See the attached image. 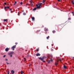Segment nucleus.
I'll return each mask as SVG.
<instances>
[{
	"label": "nucleus",
	"instance_id": "obj_14",
	"mask_svg": "<svg viewBox=\"0 0 74 74\" xmlns=\"http://www.w3.org/2000/svg\"><path fill=\"white\" fill-rule=\"evenodd\" d=\"M52 33H56V31L55 30H53L52 31Z\"/></svg>",
	"mask_w": 74,
	"mask_h": 74
},
{
	"label": "nucleus",
	"instance_id": "obj_45",
	"mask_svg": "<svg viewBox=\"0 0 74 74\" xmlns=\"http://www.w3.org/2000/svg\"><path fill=\"white\" fill-rule=\"evenodd\" d=\"M73 16H74V14H73Z\"/></svg>",
	"mask_w": 74,
	"mask_h": 74
},
{
	"label": "nucleus",
	"instance_id": "obj_25",
	"mask_svg": "<svg viewBox=\"0 0 74 74\" xmlns=\"http://www.w3.org/2000/svg\"><path fill=\"white\" fill-rule=\"evenodd\" d=\"M20 4H21V5H22V4H23V3L22 2H21V3H20Z\"/></svg>",
	"mask_w": 74,
	"mask_h": 74
},
{
	"label": "nucleus",
	"instance_id": "obj_33",
	"mask_svg": "<svg viewBox=\"0 0 74 74\" xmlns=\"http://www.w3.org/2000/svg\"><path fill=\"white\" fill-rule=\"evenodd\" d=\"M5 60H6V61H8V59H5Z\"/></svg>",
	"mask_w": 74,
	"mask_h": 74
},
{
	"label": "nucleus",
	"instance_id": "obj_26",
	"mask_svg": "<svg viewBox=\"0 0 74 74\" xmlns=\"http://www.w3.org/2000/svg\"><path fill=\"white\" fill-rule=\"evenodd\" d=\"M6 8H8H8H10V7H9V6L6 7Z\"/></svg>",
	"mask_w": 74,
	"mask_h": 74
},
{
	"label": "nucleus",
	"instance_id": "obj_44",
	"mask_svg": "<svg viewBox=\"0 0 74 74\" xmlns=\"http://www.w3.org/2000/svg\"><path fill=\"white\" fill-rule=\"evenodd\" d=\"M24 12V10H23V12Z\"/></svg>",
	"mask_w": 74,
	"mask_h": 74
},
{
	"label": "nucleus",
	"instance_id": "obj_12",
	"mask_svg": "<svg viewBox=\"0 0 74 74\" xmlns=\"http://www.w3.org/2000/svg\"><path fill=\"white\" fill-rule=\"evenodd\" d=\"M3 21L4 22H6V21H8V19H4L3 20Z\"/></svg>",
	"mask_w": 74,
	"mask_h": 74
},
{
	"label": "nucleus",
	"instance_id": "obj_47",
	"mask_svg": "<svg viewBox=\"0 0 74 74\" xmlns=\"http://www.w3.org/2000/svg\"><path fill=\"white\" fill-rule=\"evenodd\" d=\"M10 64H11V63H10Z\"/></svg>",
	"mask_w": 74,
	"mask_h": 74
},
{
	"label": "nucleus",
	"instance_id": "obj_40",
	"mask_svg": "<svg viewBox=\"0 0 74 74\" xmlns=\"http://www.w3.org/2000/svg\"><path fill=\"white\" fill-rule=\"evenodd\" d=\"M46 31H48V29H46Z\"/></svg>",
	"mask_w": 74,
	"mask_h": 74
},
{
	"label": "nucleus",
	"instance_id": "obj_32",
	"mask_svg": "<svg viewBox=\"0 0 74 74\" xmlns=\"http://www.w3.org/2000/svg\"><path fill=\"white\" fill-rule=\"evenodd\" d=\"M9 10L10 11H12V9L9 8Z\"/></svg>",
	"mask_w": 74,
	"mask_h": 74
},
{
	"label": "nucleus",
	"instance_id": "obj_19",
	"mask_svg": "<svg viewBox=\"0 0 74 74\" xmlns=\"http://www.w3.org/2000/svg\"><path fill=\"white\" fill-rule=\"evenodd\" d=\"M23 73H24V72H23V71H21V74H23Z\"/></svg>",
	"mask_w": 74,
	"mask_h": 74
},
{
	"label": "nucleus",
	"instance_id": "obj_34",
	"mask_svg": "<svg viewBox=\"0 0 74 74\" xmlns=\"http://www.w3.org/2000/svg\"><path fill=\"white\" fill-rule=\"evenodd\" d=\"M51 62H53V60H52V59H51Z\"/></svg>",
	"mask_w": 74,
	"mask_h": 74
},
{
	"label": "nucleus",
	"instance_id": "obj_3",
	"mask_svg": "<svg viewBox=\"0 0 74 74\" xmlns=\"http://www.w3.org/2000/svg\"><path fill=\"white\" fill-rule=\"evenodd\" d=\"M16 48V45L13 46L12 47H11V49H12L13 51H14L15 50V48Z\"/></svg>",
	"mask_w": 74,
	"mask_h": 74
},
{
	"label": "nucleus",
	"instance_id": "obj_28",
	"mask_svg": "<svg viewBox=\"0 0 74 74\" xmlns=\"http://www.w3.org/2000/svg\"><path fill=\"white\" fill-rule=\"evenodd\" d=\"M15 44H16V45H17V44H18V42H16L15 43Z\"/></svg>",
	"mask_w": 74,
	"mask_h": 74
},
{
	"label": "nucleus",
	"instance_id": "obj_16",
	"mask_svg": "<svg viewBox=\"0 0 74 74\" xmlns=\"http://www.w3.org/2000/svg\"><path fill=\"white\" fill-rule=\"evenodd\" d=\"M23 15H26V13H23Z\"/></svg>",
	"mask_w": 74,
	"mask_h": 74
},
{
	"label": "nucleus",
	"instance_id": "obj_17",
	"mask_svg": "<svg viewBox=\"0 0 74 74\" xmlns=\"http://www.w3.org/2000/svg\"><path fill=\"white\" fill-rule=\"evenodd\" d=\"M51 61V60H49L47 61V63H50V62Z\"/></svg>",
	"mask_w": 74,
	"mask_h": 74
},
{
	"label": "nucleus",
	"instance_id": "obj_7",
	"mask_svg": "<svg viewBox=\"0 0 74 74\" xmlns=\"http://www.w3.org/2000/svg\"><path fill=\"white\" fill-rule=\"evenodd\" d=\"M9 50V48H7L5 49V51L6 52H7L8 51V50Z\"/></svg>",
	"mask_w": 74,
	"mask_h": 74
},
{
	"label": "nucleus",
	"instance_id": "obj_38",
	"mask_svg": "<svg viewBox=\"0 0 74 74\" xmlns=\"http://www.w3.org/2000/svg\"><path fill=\"white\" fill-rule=\"evenodd\" d=\"M11 13H12L13 12H12V11H11Z\"/></svg>",
	"mask_w": 74,
	"mask_h": 74
},
{
	"label": "nucleus",
	"instance_id": "obj_35",
	"mask_svg": "<svg viewBox=\"0 0 74 74\" xmlns=\"http://www.w3.org/2000/svg\"><path fill=\"white\" fill-rule=\"evenodd\" d=\"M58 1H60V0H58Z\"/></svg>",
	"mask_w": 74,
	"mask_h": 74
},
{
	"label": "nucleus",
	"instance_id": "obj_23",
	"mask_svg": "<svg viewBox=\"0 0 74 74\" xmlns=\"http://www.w3.org/2000/svg\"><path fill=\"white\" fill-rule=\"evenodd\" d=\"M39 51V49H36V51L37 52H38V51Z\"/></svg>",
	"mask_w": 74,
	"mask_h": 74
},
{
	"label": "nucleus",
	"instance_id": "obj_6",
	"mask_svg": "<svg viewBox=\"0 0 74 74\" xmlns=\"http://www.w3.org/2000/svg\"><path fill=\"white\" fill-rule=\"evenodd\" d=\"M11 73L12 74H14V73H15V71H14L13 70H12L11 71Z\"/></svg>",
	"mask_w": 74,
	"mask_h": 74
},
{
	"label": "nucleus",
	"instance_id": "obj_29",
	"mask_svg": "<svg viewBox=\"0 0 74 74\" xmlns=\"http://www.w3.org/2000/svg\"><path fill=\"white\" fill-rule=\"evenodd\" d=\"M5 56H6V55H5L3 56V58H5Z\"/></svg>",
	"mask_w": 74,
	"mask_h": 74
},
{
	"label": "nucleus",
	"instance_id": "obj_43",
	"mask_svg": "<svg viewBox=\"0 0 74 74\" xmlns=\"http://www.w3.org/2000/svg\"><path fill=\"white\" fill-rule=\"evenodd\" d=\"M59 60H60V61H61V60H60V59H59Z\"/></svg>",
	"mask_w": 74,
	"mask_h": 74
},
{
	"label": "nucleus",
	"instance_id": "obj_21",
	"mask_svg": "<svg viewBox=\"0 0 74 74\" xmlns=\"http://www.w3.org/2000/svg\"><path fill=\"white\" fill-rule=\"evenodd\" d=\"M43 62H44V63H45V61L44 60H41Z\"/></svg>",
	"mask_w": 74,
	"mask_h": 74
},
{
	"label": "nucleus",
	"instance_id": "obj_42",
	"mask_svg": "<svg viewBox=\"0 0 74 74\" xmlns=\"http://www.w3.org/2000/svg\"><path fill=\"white\" fill-rule=\"evenodd\" d=\"M57 62H59V61H58V60H57Z\"/></svg>",
	"mask_w": 74,
	"mask_h": 74
},
{
	"label": "nucleus",
	"instance_id": "obj_24",
	"mask_svg": "<svg viewBox=\"0 0 74 74\" xmlns=\"http://www.w3.org/2000/svg\"><path fill=\"white\" fill-rule=\"evenodd\" d=\"M58 63H55L56 66H58Z\"/></svg>",
	"mask_w": 74,
	"mask_h": 74
},
{
	"label": "nucleus",
	"instance_id": "obj_1",
	"mask_svg": "<svg viewBox=\"0 0 74 74\" xmlns=\"http://www.w3.org/2000/svg\"><path fill=\"white\" fill-rule=\"evenodd\" d=\"M14 52L12 51L10 52V53H8V54L9 55H11L10 56V57H12V55H13V54H14Z\"/></svg>",
	"mask_w": 74,
	"mask_h": 74
},
{
	"label": "nucleus",
	"instance_id": "obj_22",
	"mask_svg": "<svg viewBox=\"0 0 74 74\" xmlns=\"http://www.w3.org/2000/svg\"><path fill=\"white\" fill-rule=\"evenodd\" d=\"M16 4V1H15L14 5H15V4Z\"/></svg>",
	"mask_w": 74,
	"mask_h": 74
},
{
	"label": "nucleus",
	"instance_id": "obj_2",
	"mask_svg": "<svg viewBox=\"0 0 74 74\" xmlns=\"http://www.w3.org/2000/svg\"><path fill=\"white\" fill-rule=\"evenodd\" d=\"M47 58V57L44 56L42 57V58H41V57H39V59H40V60H43L44 59H45Z\"/></svg>",
	"mask_w": 74,
	"mask_h": 74
},
{
	"label": "nucleus",
	"instance_id": "obj_30",
	"mask_svg": "<svg viewBox=\"0 0 74 74\" xmlns=\"http://www.w3.org/2000/svg\"><path fill=\"white\" fill-rule=\"evenodd\" d=\"M4 4L5 5H6V4H7V3H4Z\"/></svg>",
	"mask_w": 74,
	"mask_h": 74
},
{
	"label": "nucleus",
	"instance_id": "obj_5",
	"mask_svg": "<svg viewBox=\"0 0 74 74\" xmlns=\"http://www.w3.org/2000/svg\"><path fill=\"white\" fill-rule=\"evenodd\" d=\"M37 8L38 9L40 8V6H39V7H38V6H37L34 9H33V11H35V10H37Z\"/></svg>",
	"mask_w": 74,
	"mask_h": 74
},
{
	"label": "nucleus",
	"instance_id": "obj_41",
	"mask_svg": "<svg viewBox=\"0 0 74 74\" xmlns=\"http://www.w3.org/2000/svg\"><path fill=\"white\" fill-rule=\"evenodd\" d=\"M6 63L7 64V63H8V62H6Z\"/></svg>",
	"mask_w": 74,
	"mask_h": 74
},
{
	"label": "nucleus",
	"instance_id": "obj_46",
	"mask_svg": "<svg viewBox=\"0 0 74 74\" xmlns=\"http://www.w3.org/2000/svg\"><path fill=\"white\" fill-rule=\"evenodd\" d=\"M73 59H74V57H73Z\"/></svg>",
	"mask_w": 74,
	"mask_h": 74
},
{
	"label": "nucleus",
	"instance_id": "obj_8",
	"mask_svg": "<svg viewBox=\"0 0 74 74\" xmlns=\"http://www.w3.org/2000/svg\"><path fill=\"white\" fill-rule=\"evenodd\" d=\"M74 0H73L71 1V3L73 5H74Z\"/></svg>",
	"mask_w": 74,
	"mask_h": 74
},
{
	"label": "nucleus",
	"instance_id": "obj_27",
	"mask_svg": "<svg viewBox=\"0 0 74 74\" xmlns=\"http://www.w3.org/2000/svg\"><path fill=\"white\" fill-rule=\"evenodd\" d=\"M9 73H10V72H9V71H8L7 74H10Z\"/></svg>",
	"mask_w": 74,
	"mask_h": 74
},
{
	"label": "nucleus",
	"instance_id": "obj_37",
	"mask_svg": "<svg viewBox=\"0 0 74 74\" xmlns=\"http://www.w3.org/2000/svg\"><path fill=\"white\" fill-rule=\"evenodd\" d=\"M28 5V4L27 3L26 4V5Z\"/></svg>",
	"mask_w": 74,
	"mask_h": 74
},
{
	"label": "nucleus",
	"instance_id": "obj_15",
	"mask_svg": "<svg viewBox=\"0 0 74 74\" xmlns=\"http://www.w3.org/2000/svg\"><path fill=\"white\" fill-rule=\"evenodd\" d=\"M45 2V0H43L42 3H44Z\"/></svg>",
	"mask_w": 74,
	"mask_h": 74
},
{
	"label": "nucleus",
	"instance_id": "obj_20",
	"mask_svg": "<svg viewBox=\"0 0 74 74\" xmlns=\"http://www.w3.org/2000/svg\"><path fill=\"white\" fill-rule=\"evenodd\" d=\"M49 36H48V37H47V40H48L49 39Z\"/></svg>",
	"mask_w": 74,
	"mask_h": 74
},
{
	"label": "nucleus",
	"instance_id": "obj_11",
	"mask_svg": "<svg viewBox=\"0 0 74 74\" xmlns=\"http://www.w3.org/2000/svg\"><path fill=\"white\" fill-rule=\"evenodd\" d=\"M30 3L31 6H33V3H32V2L31 1H30Z\"/></svg>",
	"mask_w": 74,
	"mask_h": 74
},
{
	"label": "nucleus",
	"instance_id": "obj_13",
	"mask_svg": "<svg viewBox=\"0 0 74 74\" xmlns=\"http://www.w3.org/2000/svg\"><path fill=\"white\" fill-rule=\"evenodd\" d=\"M64 69H67V66H66L65 65H64Z\"/></svg>",
	"mask_w": 74,
	"mask_h": 74
},
{
	"label": "nucleus",
	"instance_id": "obj_36",
	"mask_svg": "<svg viewBox=\"0 0 74 74\" xmlns=\"http://www.w3.org/2000/svg\"><path fill=\"white\" fill-rule=\"evenodd\" d=\"M24 59H25V60H26V59L25 58H24Z\"/></svg>",
	"mask_w": 74,
	"mask_h": 74
},
{
	"label": "nucleus",
	"instance_id": "obj_4",
	"mask_svg": "<svg viewBox=\"0 0 74 74\" xmlns=\"http://www.w3.org/2000/svg\"><path fill=\"white\" fill-rule=\"evenodd\" d=\"M42 3H39L38 4H36V7H40V8H41V5H42Z\"/></svg>",
	"mask_w": 74,
	"mask_h": 74
},
{
	"label": "nucleus",
	"instance_id": "obj_31",
	"mask_svg": "<svg viewBox=\"0 0 74 74\" xmlns=\"http://www.w3.org/2000/svg\"><path fill=\"white\" fill-rule=\"evenodd\" d=\"M71 18H69L68 20H71Z\"/></svg>",
	"mask_w": 74,
	"mask_h": 74
},
{
	"label": "nucleus",
	"instance_id": "obj_18",
	"mask_svg": "<svg viewBox=\"0 0 74 74\" xmlns=\"http://www.w3.org/2000/svg\"><path fill=\"white\" fill-rule=\"evenodd\" d=\"M7 9V7H5L4 8V9L6 11V9Z\"/></svg>",
	"mask_w": 74,
	"mask_h": 74
},
{
	"label": "nucleus",
	"instance_id": "obj_39",
	"mask_svg": "<svg viewBox=\"0 0 74 74\" xmlns=\"http://www.w3.org/2000/svg\"><path fill=\"white\" fill-rule=\"evenodd\" d=\"M7 64H9V63H7Z\"/></svg>",
	"mask_w": 74,
	"mask_h": 74
},
{
	"label": "nucleus",
	"instance_id": "obj_10",
	"mask_svg": "<svg viewBox=\"0 0 74 74\" xmlns=\"http://www.w3.org/2000/svg\"><path fill=\"white\" fill-rule=\"evenodd\" d=\"M32 20L33 21H34V19L35 18H34V17H33L32 18Z\"/></svg>",
	"mask_w": 74,
	"mask_h": 74
},
{
	"label": "nucleus",
	"instance_id": "obj_9",
	"mask_svg": "<svg viewBox=\"0 0 74 74\" xmlns=\"http://www.w3.org/2000/svg\"><path fill=\"white\" fill-rule=\"evenodd\" d=\"M40 55H41L40 54V53H37L36 54V56H40Z\"/></svg>",
	"mask_w": 74,
	"mask_h": 74
}]
</instances>
